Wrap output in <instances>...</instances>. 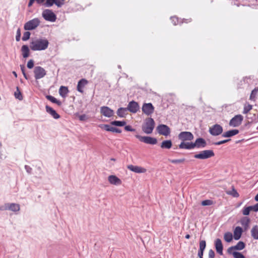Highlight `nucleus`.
I'll list each match as a JSON object with an SVG mask.
<instances>
[{
  "instance_id": "864d4df0",
  "label": "nucleus",
  "mask_w": 258,
  "mask_h": 258,
  "mask_svg": "<svg viewBox=\"0 0 258 258\" xmlns=\"http://www.w3.org/2000/svg\"><path fill=\"white\" fill-rule=\"evenodd\" d=\"M124 130L128 132H135V129L132 128V127L129 125L125 126Z\"/></svg>"
},
{
  "instance_id": "4be33fe9",
  "label": "nucleus",
  "mask_w": 258,
  "mask_h": 258,
  "mask_svg": "<svg viewBox=\"0 0 258 258\" xmlns=\"http://www.w3.org/2000/svg\"><path fill=\"white\" fill-rule=\"evenodd\" d=\"M110 183L114 185H120L121 183V180L115 175H110L108 177Z\"/></svg>"
},
{
  "instance_id": "c9c22d12",
  "label": "nucleus",
  "mask_w": 258,
  "mask_h": 258,
  "mask_svg": "<svg viewBox=\"0 0 258 258\" xmlns=\"http://www.w3.org/2000/svg\"><path fill=\"white\" fill-rule=\"evenodd\" d=\"M110 124L117 126H123L126 124V122L125 121L114 120L111 121Z\"/></svg>"
},
{
  "instance_id": "393cba45",
  "label": "nucleus",
  "mask_w": 258,
  "mask_h": 258,
  "mask_svg": "<svg viewBox=\"0 0 258 258\" xmlns=\"http://www.w3.org/2000/svg\"><path fill=\"white\" fill-rule=\"evenodd\" d=\"M239 131L238 130H232L224 133L222 136L224 138H230L237 135Z\"/></svg>"
},
{
  "instance_id": "774afa93",
  "label": "nucleus",
  "mask_w": 258,
  "mask_h": 258,
  "mask_svg": "<svg viewBox=\"0 0 258 258\" xmlns=\"http://www.w3.org/2000/svg\"><path fill=\"white\" fill-rule=\"evenodd\" d=\"M254 200L256 201H258V194L255 196V198H254Z\"/></svg>"
},
{
  "instance_id": "6ab92c4d",
  "label": "nucleus",
  "mask_w": 258,
  "mask_h": 258,
  "mask_svg": "<svg viewBox=\"0 0 258 258\" xmlns=\"http://www.w3.org/2000/svg\"><path fill=\"white\" fill-rule=\"evenodd\" d=\"M243 232L242 228L240 226H237L234 230L233 231V238L235 240H239L241 237Z\"/></svg>"
},
{
  "instance_id": "39448f33",
  "label": "nucleus",
  "mask_w": 258,
  "mask_h": 258,
  "mask_svg": "<svg viewBox=\"0 0 258 258\" xmlns=\"http://www.w3.org/2000/svg\"><path fill=\"white\" fill-rule=\"evenodd\" d=\"M20 209L19 204L16 203H6L4 205L0 206L1 211L10 210L16 212L20 211Z\"/></svg>"
},
{
  "instance_id": "f03ea898",
  "label": "nucleus",
  "mask_w": 258,
  "mask_h": 258,
  "mask_svg": "<svg viewBox=\"0 0 258 258\" xmlns=\"http://www.w3.org/2000/svg\"><path fill=\"white\" fill-rule=\"evenodd\" d=\"M155 124V121L152 118H148L146 119L144 124L142 125V130L145 133L151 134L154 128Z\"/></svg>"
},
{
  "instance_id": "20e7f679",
  "label": "nucleus",
  "mask_w": 258,
  "mask_h": 258,
  "mask_svg": "<svg viewBox=\"0 0 258 258\" xmlns=\"http://www.w3.org/2000/svg\"><path fill=\"white\" fill-rule=\"evenodd\" d=\"M215 154L213 150H207L195 154L194 157L196 159H206L214 156Z\"/></svg>"
},
{
  "instance_id": "ea45409f",
  "label": "nucleus",
  "mask_w": 258,
  "mask_h": 258,
  "mask_svg": "<svg viewBox=\"0 0 258 258\" xmlns=\"http://www.w3.org/2000/svg\"><path fill=\"white\" fill-rule=\"evenodd\" d=\"M54 4H55L57 7H61L64 4L65 0H53Z\"/></svg>"
},
{
  "instance_id": "473e14b6",
  "label": "nucleus",
  "mask_w": 258,
  "mask_h": 258,
  "mask_svg": "<svg viewBox=\"0 0 258 258\" xmlns=\"http://www.w3.org/2000/svg\"><path fill=\"white\" fill-rule=\"evenodd\" d=\"M245 247V244L243 241H239L236 245L233 246L236 250H241Z\"/></svg>"
},
{
  "instance_id": "49530a36",
  "label": "nucleus",
  "mask_w": 258,
  "mask_h": 258,
  "mask_svg": "<svg viewBox=\"0 0 258 258\" xmlns=\"http://www.w3.org/2000/svg\"><path fill=\"white\" fill-rule=\"evenodd\" d=\"M53 0H46L44 5L46 7H50L54 4Z\"/></svg>"
},
{
  "instance_id": "69168bd1",
  "label": "nucleus",
  "mask_w": 258,
  "mask_h": 258,
  "mask_svg": "<svg viewBox=\"0 0 258 258\" xmlns=\"http://www.w3.org/2000/svg\"><path fill=\"white\" fill-rule=\"evenodd\" d=\"M190 21H191L190 19H184L181 23H182L184 22V23H187Z\"/></svg>"
},
{
  "instance_id": "3c124183",
  "label": "nucleus",
  "mask_w": 258,
  "mask_h": 258,
  "mask_svg": "<svg viewBox=\"0 0 258 258\" xmlns=\"http://www.w3.org/2000/svg\"><path fill=\"white\" fill-rule=\"evenodd\" d=\"M27 68L28 69H32L34 67V61L33 59H30L28 61L27 64Z\"/></svg>"
},
{
  "instance_id": "6e6d98bb",
  "label": "nucleus",
  "mask_w": 258,
  "mask_h": 258,
  "mask_svg": "<svg viewBox=\"0 0 258 258\" xmlns=\"http://www.w3.org/2000/svg\"><path fill=\"white\" fill-rule=\"evenodd\" d=\"M111 132H114V133H121V130L118 128L112 126Z\"/></svg>"
},
{
  "instance_id": "b1692460",
  "label": "nucleus",
  "mask_w": 258,
  "mask_h": 258,
  "mask_svg": "<svg viewBox=\"0 0 258 258\" xmlns=\"http://www.w3.org/2000/svg\"><path fill=\"white\" fill-rule=\"evenodd\" d=\"M250 222V218L247 217H244L240 220V223L243 227L244 230L246 231L249 228V225Z\"/></svg>"
},
{
  "instance_id": "13d9d810",
  "label": "nucleus",
  "mask_w": 258,
  "mask_h": 258,
  "mask_svg": "<svg viewBox=\"0 0 258 258\" xmlns=\"http://www.w3.org/2000/svg\"><path fill=\"white\" fill-rule=\"evenodd\" d=\"M252 210L254 212H258V203L254 206H251Z\"/></svg>"
},
{
  "instance_id": "bf43d9fd",
  "label": "nucleus",
  "mask_w": 258,
  "mask_h": 258,
  "mask_svg": "<svg viewBox=\"0 0 258 258\" xmlns=\"http://www.w3.org/2000/svg\"><path fill=\"white\" fill-rule=\"evenodd\" d=\"M256 93V91L255 90H253L252 91L250 96V99L252 100L254 98Z\"/></svg>"
},
{
  "instance_id": "0eeeda50",
  "label": "nucleus",
  "mask_w": 258,
  "mask_h": 258,
  "mask_svg": "<svg viewBox=\"0 0 258 258\" xmlns=\"http://www.w3.org/2000/svg\"><path fill=\"white\" fill-rule=\"evenodd\" d=\"M136 138L138 139L141 142L147 144L155 145L157 143V140L155 138L149 136H141L140 135H135Z\"/></svg>"
},
{
  "instance_id": "052dcab7",
  "label": "nucleus",
  "mask_w": 258,
  "mask_h": 258,
  "mask_svg": "<svg viewBox=\"0 0 258 258\" xmlns=\"http://www.w3.org/2000/svg\"><path fill=\"white\" fill-rule=\"evenodd\" d=\"M79 119L81 121H84L86 119V115L85 114H82L79 116Z\"/></svg>"
},
{
  "instance_id": "f3484780",
  "label": "nucleus",
  "mask_w": 258,
  "mask_h": 258,
  "mask_svg": "<svg viewBox=\"0 0 258 258\" xmlns=\"http://www.w3.org/2000/svg\"><path fill=\"white\" fill-rule=\"evenodd\" d=\"M199 247L198 255L200 258H203L204 252L206 247V242L205 240H200Z\"/></svg>"
},
{
  "instance_id": "58836bf2",
  "label": "nucleus",
  "mask_w": 258,
  "mask_h": 258,
  "mask_svg": "<svg viewBox=\"0 0 258 258\" xmlns=\"http://www.w3.org/2000/svg\"><path fill=\"white\" fill-rule=\"evenodd\" d=\"M184 158L179 159H169V161L173 164L181 163L185 161Z\"/></svg>"
},
{
  "instance_id": "f8f14e48",
  "label": "nucleus",
  "mask_w": 258,
  "mask_h": 258,
  "mask_svg": "<svg viewBox=\"0 0 258 258\" xmlns=\"http://www.w3.org/2000/svg\"><path fill=\"white\" fill-rule=\"evenodd\" d=\"M142 111L146 115H151L154 111V107L151 103H144L142 106Z\"/></svg>"
},
{
  "instance_id": "cd10ccee",
  "label": "nucleus",
  "mask_w": 258,
  "mask_h": 258,
  "mask_svg": "<svg viewBox=\"0 0 258 258\" xmlns=\"http://www.w3.org/2000/svg\"><path fill=\"white\" fill-rule=\"evenodd\" d=\"M127 111L126 108L120 107L117 109L116 114L120 117H125L127 114Z\"/></svg>"
},
{
  "instance_id": "72a5a7b5",
  "label": "nucleus",
  "mask_w": 258,
  "mask_h": 258,
  "mask_svg": "<svg viewBox=\"0 0 258 258\" xmlns=\"http://www.w3.org/2000/svg\"><path fill=\"white\" fill-rule=\"evenodd\" d=\"M232 234L230 232H226L224 235V239L227 242H231L232 240Z\"/></svg>"
},
{
  "instance_id": "603ef678",
  "label": "nucleus",
  "mask_w": 258,
  "mask_h": 258,
  "mask_svg": "<svg viewBox=\"0 0 258 258\" xmlns=\"http://www.w3.org/2000/svg\"><path fill=\"white\" fill-rule=\"evenodd\" d=\"M215 255V252L213 249H210L208 253L209 258H214Z\"/></svg>"
},
{
  "instance_id": "4468645a",
  "label": "nucleus",
  "mask_w": 258,
  "mask_h": 258,
  "mask_svg": "<svg viewBox=\"0 0 258 258\" xmlns=\"http://www.w3.org/2000/svg\"><path fill=\"white\" fill-rule=\"evenodd\" d=\"M126 108L127 111H130L132 113H135L139 110L140 106L138 102L133 100L128 103Z\"/></svg>"
},
{
  "instance_id": "412c9836",
  "label": "nucleus",
  "mask_w": 258,
  "mask_h": 258,
  "mask_svg": "<svg viewBox=\"0 0 258 258\" xmlns=\"http://www.w3.org/2000/svg\"><path fill=\"white\" fill-rule=\"evenodd\" d=\"M179 148L180 149H184L187 150H191L195 148L194 143L192 142H182L179 145Z\"/></svg>"
},
{
  "instance_id": "7c9ffc66",
  "label": "nucleus",
  "mask_w": 258,
  "mask_h": 258,
  "mask_svg": "<svg viewBox=\"0 0 258 258\" xmlns=\"http://www.w3.org/2000/svg\"><path fill=\"white\" fill-rule=\"evenodd\" d=\"M172 142L171 140H165L162 142L161 144V148L162 149H169L172 147Z\"/></svg>"
},
{
  "instance_id": "37998d69",
  "label": "nucleus",
  "mask_w": 258,
  "mask_h": 258,
  "mask_svg": "<svg viewBox=\"0 0 258 258\" xmlns=\"http://www.w3.org/2000/svg\"><path fill=\"white\" fill-rule=\"evenodd\" d=\"M233 256L234 258H245L243 254L237 251L233 252Z\"/></svg>"
},
{
  "instance_id": "f257e3e1",
  "label": "nucleus",
  "mask_w": 258,
  "mask_h": 258,
  "mask_svg": "<svg viewBox=\"0 0 258 258\" xmlns=\"http://www.w3.org/2000/svg\"><path fill=\"white\" fill-rule=\"evenodd\" d=\"M49 45L48 41L45 38H39L30 42V48L33 51L44 50Z\"/></svg>"
},
{
  "instance_id": "0e129e2a",
  "label": "nucleus",
  "mask_w": 258,
  "mask_h": 258,
  "mask_svg": "<svg viewBox=\"0 0 258 258\" xmlns=\"http://www.w3.org/2000/svg\"><path fill=\"white\" fill-rule=\"evenodd\" d=\"M37 4H42L45 0H35Z\"/></svg>"
},
{
  "instance_id": "8fccbe9b",
  "label": "nucleus",
  "mask_w": 258,
  "mask_h": 258,
  "mask_svg": "<svg viewBox=\"0 0 258 258\" xmlns=\"http://www.w3.org/2000/svg\"><path fill=\"white\" fill-rule=\"evenodd\" d=\"M230 140H231L230 139H226V140L220 141H219V142H215V143H213V144L215 145H222L223 144L229 142Z\"/></svg>"
},
{
  "instance_id": "79ce46f5",
  "label": "nucleus",
  "mask_w": 258,
  "mask_h": 258,
  "mask_svg": "<svg viewBox=\"0 0 258 258\" xmlns=\"http://www.w3.org/2000/svg\"><path fill=\"white\" fill-rule=\"evenodd\" d=\"M31 33L29 31L25 32L23 34V36L22 37V40L23 41H27L30 38Z\"/></svg>"
},
{
  "instance_id": "c756f323",
  "label": "nucleus",
  "mask_w": 258,
  "mask_h": 258,
  "mask_svg": "<svg viewBox=\"0 0 258 258\" xmlns=\"http://www.w3.org/2000/svg\"><path fill=\"white\" fill-rule=\"evenodd\" d=\"M251 235L254 239L258 240V225H254L251 230Z\"/></svg>"
},
{
  "instance_id": "2eb2a0df",
  "label": "nucleus",
  "mask_w": 258,
  "mask_h": 258,
  "mask_svg": "<svg viewBox=\"0 0 258 258\" xmlns=\"http://www.w3.org/2000/svg\"><path fill=\"white\" fill-rule=\"evenodd\" d=\"M100 113L107 117H111L114 114V111L107 106H102L100 108Z\"/></svg>"
},
{
  "instance_id": "a19ab883",
  "label": "nucleus",
  "mask_w": 258,
  "mask_h": 258,
  "mask_svg": "<svg viewBox=\"0 0 258 258\" xmlns=\"http://www.w3.org/2000/svg\"><path fill=\"white\" fill-rule=\"evenodd\" d=\"M252 106L250 104H248L247 105H245L243 108V111L242 113L243 114L247 113L250 110L252 109Z\"/></svg>"
},
{
  "instance_id": "1a4fd4ad",
  "label": "nucleus",
  "mask_w": 258,
  "mask_h": 258,
  "mask_svg": "<svg viewBox=\"0 0 258 258\" xmlns=\"http://www.w3.org/2000/svg\"><path fill=\"white\" fill-rule=\"evenodd\" d=\"M243 119V117L241 114H238L232 117L229 121V124L230 126L237 127L239 126Z\"/></svg>"
},
{
  "instance_id": "5fc2aeb1",
  "label": "nucleus",
  "mask_w": 258,
  "mask_h": 258,
  "mask_svg": "<svg viewBox=\"0 0 258 258\" xmlns=\"http://www.w3.org/2000/svg\"><path fill=\"white\" fill-rule=\"evenodd\" d=\"M234 250H236L234 248V247H233V246H230L229 247L228 249H227V252L230 254H232L233 255V252H234L235 251Z\"/></svg>"
},
{
  "instance_id": "e433bc0d",
  "label": "nucleus",
  "mask_w": 258,
  "mask_h": 258,
  "mask_svg": "<svg viewBox=\"0 0 258 258\" xmlns=\"http://www.w3.org/2000/svg\"><path fill=\"white\" fill-rule=\"evenodd\" d=\"M250 211H252L251 206L244 207L242 210V214L244 216H247L249 214Z\"/></svg>"
},
{
  "instance_id": "4d7b16f0",
  "label": "nucleus",
  "mask_w": 258,
  "mask_h": 258,
  "mask_svg": "<svg viewBox=\"0 0 258 258\" xmlns=\"http://www.w3.org/2000/svg\"><path fill=\"white\" fill-rule=\"evenodd\" d=\"M25 169H26L27 172L29 174H31L32 169L31 167H30L28 165H25Z\"/></svg>"
},
{
  "instance_id": "dca6fc26",
  "label": "nucleus",
  "mask_w": 258,
  "mask_h": 258,
  "mask_svg": "<svg viewBox=\"0 0 258 258\" xmlns=\"http://www.w3.org/2000/svg\"><path fill=\"white\" fill-rule=\"evenodd\" d=\"M216 250L220 255H223V246L220 239L217 238L214 242Z\"/></svg>"
},
{
  "instance_id": "6e6552de",
  "label": "nucleus",
  "mask_w": 258,
  "mask_h": 258,
  "mask_svg": "<svg viewBox=\"0 0 258 258\" xmlns=\"http://www.w3.org/2000/svg\"><path fill=\"white\" fill-rule=\"evenodd\" d=\"M34 77L36 80L43 78L46 75V71L40 66H36L33 71Z\"/></svg>"
},
{
  "instance_id": "680f3d73",
  "label": "nucleus",
  "mask_w": 258,
  "mask_h": 258,
  "mask_svg": "<svg viewBox=\"0 0 258 258\" xmlns=\"http://www.w3.org/2000/svg\"><path fill=\"white\" fill-rule=\"evenodd\" d=\"M36 1L35 0H30L28 3V7H30L32 6L34 2Z\"/></svg>"
},
{
  "instance_id": "a18cd8bd",
  "label": "nucleus",
  "mask_w": 258,
  "mask_h": 258,
  "mask_svg": "<svg viewBox=\"0 0 258 258\" xmlns=\"http://www.w3.org/2000/svg\"><path fill=\"white\" fill-rule=\"evenodd\" d=\"M213 201L210 200H206L202 202V205L203 206H210L213 204Z\"/></svg>"
},
{
  "instance_id": "f704fd0d",
  "label": "nucleus",
  "mask_w": 258,
  "mask_h": 258,
  "mask_svg": "<svg viewBox=\"0 0 258 258\" xmlns=\"http://www.w3.org/2000/svg\"><path fill=\"white\" fill-rule=\"evenodd\" d=\"M227 194L232 196L234 198H237L239 197V194L237 192V190L234 188L233 186H232V189L231 190H228L226 191Z\"/></svg>"
},
{
  "instance_id": "bb28decb",
  "label": "nucleus",
  "mask_w": 258,
  "mask_h": 258,
  "mask_svg": "<svg viewBox=\"0 0 258 258\" xmlns=\"http://www.w3.org/2000/svg\"><path fill=\"white\" fill-rule=\"evenodd\" d=\"M69 93V90L67 87L61 86L59 89V94L63 98H66Z\"/></svg>"
},
{
  "instance_id": "2f4dec72",
  "label": "nucleus",
  "mask_w": 258,
  "mask_h": 258,
  "mask_svg": "<svg viewBox=\"0 0 258 258\" xmlns=\"http://www.w3.org/2000/svg\"><path fill=\"white\" fill-rule=\"evenodd\" d=\"M46 98L51 102L56 104L58 106H60L61 105V102L52 96L47 95Z\"/></svg>"
},
{
  "instance_id": "a878e982",
  "label": "nucleus",
  "mask_w": 258,
  "mask_h": 258,
  "mask_svg": "<svg viewBox=\"0 0 258 258\" xmlns=\"http://www.w3.org/2000/svg\"><path fill=\"white\" fill-rule=\"evenodd\" d=\"M88 81L85 79L80 80L77 85V90L81 93L83 92V88L87 84Z\"/></svg>"
},
{
  "instance_id": "c85d7f7f",
  "label": "nucleus",
  "mask_w": 258,
  "mask_h": 258,
  "mask_svg": "<svg viewBox=\"0 0 258 258\" xmlns=\"http://www.w3.org/2000/svg\"><path fill=\"white\" fill-rule=\"evenodd\" d=\"M21 51L22 52L23 56L24 58H27L29 55V48L27 45H24L22 46Z\"/></svg>"
},
{
  "instance_id": "c03bdc74",
  "label": "nucleus",
  "mask_w": 258,
  "mask_h": 258,
  "mask_svg": "<svg viewBox=\"0 0 258 258\" xmlns=\"http://www.w3.org/2000/svg\"><path fill=\"white\" fill-rule=\"evenodd\" d=\"M100 127L108 132H111L112 128V126L109 124H102Z\"/></svg>"
},
{
  "instance_id": "de8ad7c7",
  "label": "nucleus",
  "mask_w": 258,
  "mask_h": 258,
  "mask_svg": "<svg viewBox=\"0 0 258 258\" xmlns=\"http://www.w3.org/2000/svg\"><path fill=\"white\" fill-rule=\"evenodd\" d=\"M170 19L174 25H176L178 24V23H179V20H178V18H177L176 17H171L170 18Z\"/></svg>"
},
{
  "instance_id": "4c0bfd02",
  "label": "nucleus",
  "mask_w": 258,
  "mask_h": 258,
  "mask_svg": "<svg viewBox=\"0 0 258 258\" xmlns=\"http://www.w3.org/2000/svg\"><path fill=\"white\" fill-rule=\"evenodd\" d=\"M15 97L16 98L19 99V100H22L23 99L22 95L20 91L19 88L17 87V91L15 92Z\"/></svg>"
},
{
  "instance_id": "7ed1b4c3",
  "label": "nucleus",
  "mask_w": 258,
  "mask_h": 258,
  "mask_svg": "<svg viewBox=\"0 0 258 258\" xmlns=\"http://www.w3.org/2000/svg\"><path fill=\"white\" fill-rule=\"evenodd\" d=\"M40 21L38 18H34L27 22L24 26L25 30H32L36 28L40 24Z\"/></svg>"
},
{
  "instance_id": "9b49d317",
  "label": "nucleus",
  "mask_w": 258,
  "mask_h": 258,
  "mask_svg": "<svg viewBox=\"0 0 258 258\" xmlns=\"http://www.w3.org/2000/svg\"><path fill=\"white\" fill-rule=\"evenodd\" d=\"M178 139L184 142L186 141H191L194 137L192 134L189 132H181L178 136Z\"/></svg>"
},
{
  "instance_id": "09e8293b",
  "label": "nucleus",
  "mask_w": 258,
  "mask_h": 258,
  "mask_svg": "<svg viewBox=\"0 0 258 258\" xmlns=\"http://www.w3.org/2000/svg\"><path fill=\"white\" fill-rule=\"evenodd\" d=\"M21 30L20 28H18L17 30V33L16 36V40L17 41H19L21 38Z\"/></svg>"
},
{
  "instance_id": "a211bd4d",
  "label": "nucleus",
  "mask_w": 258,
  "mask_h": 258,
  "mask_svg": "<svg viewBox=\"0 0 258 258\" xmlns=\"http://www.w3.org/2000/svg\"><path fill=\"white\" fill-rule=\"evenodd\" d=\"M195 148H205L207 146L206 141L202 138H199L197 139L195 142L194 143Z\"/></svg>"
},
{
  "instance_id": "ddd939ff",
  "label": "nucleus",
  "mask_w": 258,
  "mask_h": 258,
  "mask_svg": "<svg viewBox=\"0 0 258 258\" xmlns=\"http://www.w3.org/2000/svg\"><path fill=\"white\" fill-rule=\"evenodd\" d=\"M157 131L158 133L161 135L167 136L170 133V129L167 125L165 124H159L157 127Z\"/></svg>"
},
{
  "instance_id": "5701e85b",
  "label": "nucleus",
  "mask_w": 258,
  "mask_h": 258,
  "mask_svg": "<svg viewBox=\"0 0 258 258\" xmlns=\"http://www.w3.org/2000/svg\"><path fill=\"white\" fill-rule=\"evenodd\" d=\"M127 168L131 171L135 172L136 173H144L146 171V169L138 166H134L133 165H130L127 166Z\"/></svg>"
},
{
  "instance_id": "9d476101",
  "label": "nucleus",
  "mask_w": 258,
  "mask_h": 258,
  "mask_svg": "<svg viewBox=\"0 0 258 258\" xmlns=\"http://www.w3.org/2000/svg\"><path fill=\"white\" fill-rule=\"evenodd\" d=\"M210 134L213 136H217L223 132V127L218 124H215L209 128Z\"/></svg>"
},
{
  "instance_id": "aec40b11",
  "label": "nucleus",
  "mask_w": 258,
  "mask_h": 258,
  "mask_svg": "<svg viewBox=\"0 0 258 258\" xmlns=\"http://www.w3.org/2000/svg\"><path fill=\"white\" fill-rule=\"evenodd\" d=\"M45 109L46 112L50 114L53 118L56 119L60 118V115L52 107L48 105H46Z\"/></svg>"
},
{
  "instance_id": "423d86ee",
  "label": "nucleus",
  "mask_w": 258,
  "mask_h": 258,
  "mask_svg": "<svg viewBox=\"0 0 258 258\" xmlns=\"http://www.w3.org/2000/svg\"><path fill=\"white\" fill-rule=\"evenodd\" d=\"M42 16L45 20L51 22H54L56 20V15L51 10L49 9L44 10Z\"/></svg>"
},
{
  "instance_id": "338daca9",
  "label": "nucleus",
  "mask_w": 258,
  "mask_h": 258,
  "mask_svg": "<svg viewBox=\"0 0 258 258\" xmlns=\"http://www.w3.org/2000/svg\"><path fill=\"white\" fill-rule=\"evenodd\" d=\"M23 76H24V78H25L26 79H27H27H28V77H27V75H26V74L25 73H24L23 74Z\"/></svg>"
},
{
  "instance_id": "e2e57ef3",
  "label": "nucleus",
  "mask_w": 258,
  "mask_h": 258,
  "mask_svg": "<svg viewBox=\"0 0 258 258\" xmlns=\"http://www.w3.org/2000/svg\"><path fill=\"white\" fill-rule=\"evenodd\" d=\"M20 68H21V70L22 73L23 74L24 73H25L24 66L20 65Z\"/></svg>"
}]
</instances>
